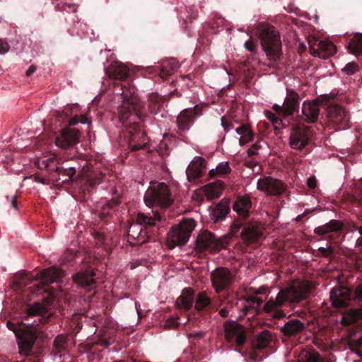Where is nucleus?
<instances>
[{"instance_id": "nucleus-33", "label": "nucleus", "mask_w": 362, "mask_h": 362, "mask_svg": "<svg viewBox=\"0 0 362 362\" xmlns=\"http://www.w3.org/2000/svg\"><path fill=\"white\" fill-rule=\"evenodd\" d=\"M343 224L340 221L331 220L326 224L315 228L314 233L318 235H324L332 232H339Z\"/></svg>"}, {"instance_id": "nucleus-21", "label": "nucleus", "mask_w": 362, "mask_h": 362, "mask_svg": "<svg viewBox=\"0 0 362 362\" xmlns=\"http://www.w3.org/2000/svg\"><path fill=\"white\" fill-rule=\"evenodd\" d=\"M79 168V166H69L67 164L58 166L50 173L49 177L56 186H59V182L62 179L61 176H66V178L62 180V184L69 185L76 180V177L74 176Z\"/></svg>"}, {"instance_id": "nucleus-9", "label": "nucleus", "mask_w": 362, "mask_h": 362, "mask_svg": "<svg viewBox=\"0 0 362 362\" xmlns=\"http://www.w3.org/2000/svg\"><path fill=\"white\" fill-rule=\"evenodd\" d=\"M240 229V236L246 245L258 243L263 236L262 228L257 222L234 223L230 226V233L235 235Z\"/></svg>"}, {"instance_id": "nucleus-63", "label": "nucleus", "mask_w": 362, "mask_h": 362, "mask_svg": "<svg viewBox=\"0 0 362 362\" xmlns=\"http://www.w3.org/2000/svg\"><path fill=\"white\" fill-rule=\"evenodd\" d=\"M35 71L36 66L35 65H31L26 71L25 74L27 76H30Z\"/></svg>"}, {"instance_id": "nucleus-46", "label": "nucleus", "mask_w": 362, "mask_h": 362, "mask_svg": "<svg viewBox=\"0 0 362 362\" xmlns=\"http://www.w3.org/2000/svg\"><path fill=\"white\" fill-rule=\"evenodd\" d=\"M334 247H332V246L327 247L326 248L321 247L317 250V252L319 254L315 255L318 257H329L334 253Z\"/></svg>"}, {"instance_id": "nucleus-13", "label": "nucleus", "mask_w": 362, "mask_h": 362, "mask_svg": "<svg viewBox=\"0 0 362 362\" xmlns=\"http://www.w3.org/2000/svg\"><path fill=\"white\" fill-rule=\"evenodd\" d=\"M286 96L282 105L274 104L273 110L280 116L288 117L298 112L300 107V97L299 94L292 88H286Z\"/></svg>"}, {"instance_id": "nucleus-44", "label": "nucleus", "mask_w": 362, "mask_h": 362, "mask_svg": "<svg viewBox=\"0 0 362 362\" xmlns=\"http://www.w3.org/2000/svg\"><path fill=\"white\" fill-rule=\"evenodd\" d=\"M348 346L351 351L356 353L362 358V337L358 339H351L348 341Z\"/></svg>"}, {"instance_id": "nucleus-41", "label": "nucleus", "mask_w": 362, "mask_h": 362, "mask_svg": "<svg viewBox=\"0 0 362 362\" xmlns=\"http://www.w3.org/2000/svg\"><path fill=\"white\" fill-rule=\"evenodd\" d=\"M119 204V202L117 199H111L109 201H106V202L101 207V218L104 219L107 216L112 215L114 208L118 206Z\"/></svg>"}, {"instance_id": "nucleus-48", "label": "nucleus", "mask_w": 362, "mask_h": 362, "mask_svg": "<svg viewBox=\"0 0 362 362\" xmlns=\"http://www.w3.org/2000/svg\"><path fill=\"white\" fill-rule=\"evenodd\" d=\"M358 70V66L355 62L348 63L342 71L348 75H353Z\"/></svg>"}, {"instance_id": "nucleus-40", "label": "nucleus", "mask_w": 362, "mask_h": 362, "mask_svg": "<svg viewBox=\"0 0 362 362\" xmlns=\"http://www.w3.org/2000/svg\"><path fill=\"white\" fill-rule=\"evenodd\" d=\"M31 277L25 272L16 274L13 276V284L18 288H22L32 282Z\"/></svg>"}, {"instance_id": "nucleus-47", "label": "nucleus", "mask_w": 362, "mask_h": 362, "mask_svg": "<svg viewBox=\"0 0 362 362\" xmlns=\"http://www.w3.org/2000/svg\"><path fill=\"white\" fill-rule=\"evenodd\" d=\"M216 170L219 175H227L230 173L231 169L227 162L219 163L216 167Z\"/></svg>"}, {"instance_id": "nucleus-26", "label": "nucleus", "mask_w": 362, "mask_h": 362, "mask_svg": "<svg viewBox=\"0 0 362 362\" xmlns=\"http://www.w3.org/2000/svg\"><path fill=\"white\" fill-rule=\"evenodd\" d=\"M305 329V325L298 319H291L281 328V332L287 337H296Z\"/></svg>"}, {"instance_id": "nucleus-61", "label": "nucleus", "mask_w": 362, "mask_h": 362, "mask_svg": "<svg viewBox=\"0 0 362 362\" xmlns=\"http://www.w3.org/2000/svg\"><path fill=\"white\" fill-rule=\"evenodd\" d=\"M203 337V333L202 332H195L191 333L189 334V338H194L196 339H199Z\"/></svg>"}, {"instance_id": "nucleus-17", "label": "nucleus", "mask_w": 362, "mask_h": 362, "mask_svg": "<svg viewBox=\"0 0 362 362\" xmlns=\"http://www.w3.org/2000/svg\"><path fill=\"white\" fill-rule=\"evenodd\" d=\"M327 117L329 122L336 128L344 129L350 126L349 114L345 108L341 105H329L327 107Z\"/></svg>"}, {"instance_id": "nucleus-5", "label": "nucleus", "mask_w": 362, "mask_h": 362, "mask_svg": "<svg viewBox=\"0 0 362 362\" xmlns=\"http://www.w3.org/2000/svg\"><path fill=\"white\" fill-rule=\"evenodd\" d=\"M235 275L227 267H219L210 274L211 286L216 294L218 300L222 305L228 298L230 288L234 282Z\"/></svg>"}, {"instance_id": "nucleus-32", "label": "nucleus", "mask_w": 362, "mask_h": 362, "mask_svg": "<svg viewBox=\"0 0 362 362\" xmlns=\"http://www.w3.org/2000/svg\"><path fill=\"white\" fill-rule=\"evenodd\" d=\"M223 187V182L221 180H218L204 186L203 191L207 199L211 200L220 197Z\"/></svg>"}, {"instance_id": "nucleus-11", "label": "nucleus", "mask_w": 362, "mask_h": 362, "mask_svg": "<svg viewBox=\"0 0 362 362\" xmlns=\"http://www.w3.org/2000/svg\"><path fill=\"white\" fill-rule=\"evenodd\" d=\"M105 73L110 79L123 82L122 83H116L115 87V91H121L120 95H122L123 89L128 87L134 88V94L138 97L135 87L131 86L129 82H126L129 76V69L124 64L118 62H114L105 69ZM121 98L123 100L122 96Z\"/></svg>"}, {"instance_id": "nucleus-18", "label": "nucleus", "mask_w": 362, "mask_h": 362, "mask_svg": "<svg viewBox=\"0 0 362 362\" xmlns=\"http://www.w3.org/2000/svg\"><path fill=\"white\" fill-rule=\"evenodd\" d=\"M257 187L268 195L279 196L286 189V185L280 180L272 177H264L258 180Z\"/></svg>"}, {"instance_id": "nucleus-58", "label": "nucleus", "mask_w": 362, "mask_h": 362, "mask_svg": "<svg viewBox=\"0 0 362 362\" xmlns=\"http://www.w3.org/2000/svg\"><path fill=\"white\" fill-rule=\"evenodd\" d=\"M307 185L309 188L310 189H315L317 187V180L316 178L313 177H310L307 180Z\"/></svg>"}, {"instance_id": "nucleus-6", "label": "nucleus", "mask_w": 362, "mask_h": 362, "mask_svg": "<svg viewBox=\"0 0 362 362\" xmlns=\"http://www.w3.org/2000/svg\"><path fill=\"white\" fill-rule=\"evenodd\" d=\"M262 46L270 60H277L281 54V42L279 32L269 25H261L258 28Z\"/></svg>"}, {"instance_id": "nucleus-28", "label": "nucleus", "mask_w": 362, "mask_h": 362, "mask_svg": "<svg viewBox=\"0 0 362 362\" xmlns=\"http://www.w3.org/2000/svg\"><path fill=\"white\" fill-rule=\"evenodd\" d=\"M194 303V291L192 288H185L176 300L177 307L185 310H189Z\"/></svg>"}, {"instance_id": "nucleus-43", "label": "nucleus", "mask_w": 362, "mask_h": 362, "mask_svg": "<svg viewBox=\"0 0 362 362\" xmlns=\"http://www.w3.org/2000/svg\"><path fill=\"white\" fill-rule=\"evenodd\" d=\"M238 134L244 137L247 141L253 140L254 134L252 133L250 126L247 124H243L235 129Z\"/></svg>"}, {"instance_id": "nucleus-15", "label": "nucleus", "mask_w": 362, "mask_h": 362, "mask_svg": "<svg viewBox=\"0 0 362 362\" xmlns=\"http://www.w3.org/2000/svg\"><path fill=\"white\" fill-rule=\"evenodd\" d=\"M313 132L307 126L295 125L290 132L289 144L291 148L302 151L311 141Z\"/></svg>"}, {"instance_id": "nucleus-51", "label": "nucleus", "mask_w": 362, "mask_h": 362, "mask_svg": "<svg viewBox=\"0 0 362 362\" xmlns=\"http://www.w3.org/2000/svg\"><path fill=\"white\" fill-rule=\"evenodd\" d=\"M179 318L170 317L166 320L165 327L173 329L179 327L180 323L178 322Z\"/></svg>"}, {"instance_id": "nucleus-8", "label": "nucleus", "mask_w": 362, "mask_h": 362, "mask_svg": "<svg viewBox=\"0 0 362 362\" xmlns=\"http://www.w3.org/2000/svg\"><path fill=\"white\" fill-rule=\"evenodd\" d=\"M196 224L192 219H185L179 224L171 227L167 235V245L169 249L185 245L189 240Z\"/></svg>"}, {"instance_id": "nucleus-53", "label": "nucleus", "mask_w": 362, "mask_h": 362, "mask_svg": "<svg viewBox=\"0 0 362 362\" xmlns=\"http://www.w3.org/2000/svg\"><path fill=\"white\" fill-rule=\"evenodd\" d=\"M260 145L258 142H256L255 144H253L248 150H247V154L250 157H252L255 155L258 154V150L260 148Z\"/></svg>"}, {"instance_id": "nucleus-27", "label": "nucleus", "mask_w": 362, "mask_h": 362, "mask_svg": "<svg viewBox=\"0 0 362 362\" xmlns=\"http://www.w3.org/2000/svg\"><path fill=\"white\" fill-rule=\"evenodd\" d=\"M252 203L248 196L238 197L233 209L242 218H247L250 212Z\"/></svg>"}, {"instance_id": "nucleus-24", "label": "nucleus", "mask_w": 362, "mask_h": 362, "mask_svg": "<svg viewBox=\"0 0 362 362\" xmlns=\"http://www.w3.org/2000/svg\"><path fill=\"white\" fill-rule=\"evenodd\" d=\"M351 291L346 287L332 289L330 292V299L332 305L336 308H343L347 306L350 300Z\"/></svg>"}, {"instance_id": "nucleus-34", "label": "nucleus", "mask_w": 362, "mask_h": 362, "mask_svg": "<svg viewBox=\"0 0 362 362\" xmlns=\"http://www.w3.org/2000/svg\"><path fill=\"white\" fill-rule=\"evenodd\" d=\"M59 163H60L55 155H50L48 157L39 159L35 162V165L39 169L46 170L49 174L51 172L54 170L56 167H58Z\"/></svg>"}, {"instance_id": "nucleus-12", "label": "nucleus", "mask_w": 362, "mask_h": 362, "mask_svg": "<svg viewBox=\"0 0 362 362\" xmlns=\"http://www.w3.org/2000/svg\"><path fill=\"white\" fill-rule=\"evenodd\" d=\"M105 174L93 167L83 166L76 177L79 179L81 191L85 193L90 192L96 185L101 183Z\"/></svg>"}, {"instance_id": "nucleus-14", "label": "nucleus", "mask_w": 362, "mask_h": 362, "mask_svg": "<svg viewBox=\"0 0 362 362\" xmlns=\"http://www.w3.org/2000/svg\"><path fill=\"white\" fill-rule=\"evenodd\" d=\"M329 95H322L313 100H305L302 105V118L308 123L315 122L320 115V106L331 100Z\"/></svg>"}, {"instance_id": "nucleus-16", "label": "nucleus", "mask_w": 362, "mask_h": 362, "mask_svg": "<svg viewBox=\"0 0 362 362\" xmlns=\"http://www.w3.org/2000/svg\"><path fill=\"white\" fill-rule=\"evenodd\" d=\"M224 337L228 343L242 347L246 339L244 327L235 321L224 323Z\"/></svg>"}, {"instance_id": "nucleus-52", "label": "nucleus", "mask_w": 362, "mask_h": 362, "mask_svg": "<svg viewBox=\"0 0 362 362\" xmlns=\"http://www.w3.org/2000/svg\"><path fill=\"white\" fill-rule=\"evenodd\" d=\"M221 126L226 132H228L230 129L233 127V124L225 116L221 117Z\"/></svg>"}, {"instance_id": "nucleus-1", "label": "nucleus", "mask_w": 362, "mask_h": 362, "mask_svg": "<svg viewBox=\"0 0 362 362\" xmlns=\"http://www.w3.org/2000/svg\"><path fill=\"white\" fill-rule=\"evenodd\" d=\"M47 307L39 302L29 304L25 309L26 320L30 316H39L32 323H14L7 321V328L13 332L16 338L18 353L23 356H29L32 354L35 342L39 340L44 341L47 335L42 329V326L48 323L50 316H44L47 313Z\"/></svg>"}, {"instance_id": "nucleus-45", "label": "nucleus", "mask_w": 362, "mask_h": 362, "mask_svg": "<svg viewBox=\"0 0 362 362\" xmlns=\"http://www.w3.org/2000/svg\"><path fill=\"white\" fill-rule=\"evenodd\" d=\"M247 305L245 306V313H247L249 310L251 308H254L255 310H258L259 307L262 305L263 300L262 298L253 296L247 300Z\"/></svg>"}, {"instance_id": "nucleus-39", "label": "nucleus", "mask_w": 362, "mask_h": 362, "mask_svg": "<svg viewBox=\"0 0 362 362\" xmlns=\"http://www.w3.org/2000/svg\"><path fill=\"white\" fill-rule=\"evenodd\" d=\"M272 339V335L269 332L264 331L259 334L257 339L253 341V346L255 349H262L266 348Z\"/></svg>"}, {"instance_id": "nucleus-20", "label": "nucleus", "mask_w": 362, "mask_h": 362, "mask_svg": "<svg viewBox=\"0 0 362 362\" xmlns=\"http://www.w3.org/2000/svg\"><path fill=\"white\" fill-rule=\"evenodd\" d=\"M199 115H201V110L197 106L181 111L176 119L178 134L182 135V133L189 131L196 117Z\"/></svg>"}, {"instance_id": "nucleus-37", "label": "nucleus", "mask_w": 362, "mask_h": 362, "mask_svg": "<svg viewBox=\"0 0 362 362\" xmlns=\"http://www.w3.org/2000/svg\"><path fill=\"white\" fill-rule=\"evenodd\" d=\"M194 308L198 311H202L211 303V299L205 291L199 292L194 297Z\"/></svg>"}, {"instance_id": "nucleus-57", "label": "nucleus", "mask_w": 362, "mask_h": 362, "mask_svg": "<svg viewBox=\"0 0 362 362\" xmlns=\"http://www.w3.org/2000/svg\"><path fill=\"white\" fill-rule=\"evenodd\" d=\"M279 115V118L276 119L274 122L273 125L274 126L275 129H280L283 127H285L286 124L284 123L281 117H283L282 116Z\"/></svg>"}, {"instance_id": "nucleus-25", "label": "nucleus", "mask_w": 362, "mask_h": 362, "mask_svg": "<svg viewBox=\"0 0 362 362\" xmlns=\"http://www.w3.org/2000/svg\"><path fill=\"white\" fill-rule=\"evenodd\" d=\"M96 275L93 269H87L79 271L73 276L76 284L85 288H91L95 286V281L94 276Z\"/></svg>"}, {"instance_id": "nucleus-56", "label": "nucleus", "mask_w": 362, "mask_h": 362, "mask_svg": "<svg viewBox=\"0 0 362 362\" xmlns=\"http://www.w3.org/2000/svg\"><path fill=\"white\" fill-rule=\"evenodd\" d=\"M9 45L7 42L0 40V54L6 53L9 49Z\"/></svg>"}, {"instance_id": "nucleus-30", "label": "nucleus", "mask_w": 362, "mask_h": 362, "mask_svg": "<svg viewBox=\"0 0 362 362\" xmlns=\"http://www.w3.org/2000/svg\"><path fill=\"white\" fill-rule=\"evenodd\" d=\"M337 52L336 46L330 41H320L316 49H313V54L321 58H329Z\"/></svg>"}, {"instance_id": "nucleus-19", "label": "nucleus", "mask_w": 362, "mask_h": 362, "mask_svg": "<svg viewBox=\"0 0 362 362\" xmlns=\"http://www.w3.org/2000/svg\"><path fill=\"white\" fill-rule=\"evenodd\" d=\"M64 276V272L58 268L57 267L53 266L38 272L36 275V280H40V284L37 287V292H47L44 288V286L47 284L52 282L58 281Z\"/></svg>"}, {"instance_id": "nucleus-62", "label": "nucleus", "mask_w": 362, "mask_h": 362, "mask_svg": "<svg viewBox=\"0 0 362 362\" xmlns=\"http://www.w3.org/2000/svg\"><path fill=\"white\" fill-rule=\"evenodd\" d=\"M80 122V120H79V118L78 117L76 116L73 118H71L69 121V124L70 126H74V125H76L78 123Z\"/></svg>"}, {"instance_id": "nucleus-31", "label": "nucleus", "mask_w": 362, "mask_h": 362, "mask_svg": "<svg viewBox=\"0 0 362 362\" xmlns=\"http://www.w3.org/2000/svg\"><path fill=\"white\" fill-rule=\"evenodd\" d=\"M230 211L229 200L222 199L212 209L211 213V219L214 222H217L225 218Z\"/></svg>"}, {"instance_id": "nucleus-36", "label": "nucleus", "mask_w": 362, "mask_h": 362, "mask_svg": "<svg viewBox=\"0 0 362 362\" xmlns=\"http://www.w3.org/2000/svg\"><path fill=\"white\" fill-rule=\"evenodd\" d=\"M68 348V336L66 334H58L52 344L53 351L57 354L65 351Z\"/></svg>"}, {"instance_id": "nucleus-2", "label": "nucleus", "mask_w": 362, "mask_h": 362, "mask_svg": "<svg viewBox=\"0 0 362 362\" xmlns=\"http://www.w3.org/2000/svg\"><path fill=\"white\" fill-rule=\"evenodd\" d=\"M123 103L118 107V117L122 126L128 132V146L132 151L146 148L148 138L136 118L143 119L141 113L144 103L134 94L132 88H124L122 93Z\"/></svg>"}, {"instance_id": "nucleus-42", "label": "nucleus", "mask_w": 362, "mask_h": 362, "mask_svg": "<svg viewBox=\"0 0 362 362\" xmlns=\"http://www.w3.org/2000/svg\"><path fill=\"white\" fill-rule=\"evenodd\" d=\"M163 102V99L156 93H151L148 95V108L152 113H156L157 110L160 104Z\"/></svg>"}, {"instance_id": "nucleus-22", "label": "nucleus", "mask_w": 362, "mask_h": 362, "mask_svg": "<svg viewBox=\"0 0 362 362\" xmlns=\"http://www.w3.org/2000/svg\"><path fill=\"white\" fill-rule=\"evenodd\" d=\"M80 132L75 129L66 128L55 139L57 146L64 149L74 146L79 141Z\"/></svg>"}, {"instance_id": "nucleus-64", "label": "nucleus", "mask_w": 362, "mask_h": 362, "mask_svg": "<svg viewBox=\"0 0 362 362\" xmlns=\"http://www.w3.org/2000/svg\"><path fill=\"white\" fill-rule=\"evenodd\" d=\"M313 210H309V209H307L304 211L303 214H300V215H298L296 218V221H301L303 220V218L307 215L309 213L312 212Z\"/></svg>"}, {"instance_id": "nucleus-49", "label": "nucleus", "mask_w": 362, "mask_h": 362, "mask_svg": "<svg viewBox=\"0 0 362 362\" xmlns=\"http://www.w3.org/2000/svg\"><path fill=\"white\" fill-rule=\"evenodd\" d=\"M112 342H113V340L111 339H107L104 336H98L94 344H97V345H100V346H103L104 348H107L110 344H112Z\"/></svg>"}, {"instance_id": "nucleus-7", "label": "nucleus", "mask_w": 362, "mask_h": 362, "mask_svg": "<svg viewBox=\"0 0 362 362\" xmlns=\"http://www.w3.org/2000/svg\"><path fill=\"white\" fill-rule=\"evenodd\" d=\"M144 200L146 206L168 208L173 203V198L169 186L164 182H151L146 191Z\"/></svg>"}, {"instance_id": "nucleus-3", "label": "nucleus", "mask_w": 362, "mask_h": 362, "mask_svg": "<svg viewBox=\"0 0 362 362\" xmlns=\"http://www.w3.org/2000/svg\"><path fill=\"white\" fill-rule=\"evenodd\" d=\"M311 289L312 284L308 280L281 288L275 298L272 297L264 304L262 310L274 319H282L286 313L281 308L286 305L293 306L305 300Z\"/></svg>"}, {"instance_id": "nucleus-29", "label": "nucleus", "mask_w": 362, "mask_h": 362, "mask_svg": "<svg viewBox=\"0 0 362 362\" xmlns=\"http://www.w3.org/2000/svg\"><path fill=\"white\" fill-rule=\"evenodd\" d=\"M179 67V62L175 59H171L163 62L160 66L155 67V72H158L163 79H166L175 72Z\"/></svg>"}, {"instance_id": "nucleus-60", "label": "nucleus", "mask_w": 362, "mask_h": 362, "mask_svg": "<svg viewBox=\"0 0 362 362\" xmlns=\"http://www.w3.org/2000/svg\"><path fill=\"white\" fill-rule=\"evenodd\" d=\"M266 116H267V119L272 122V124L276 119L279 118V115H276V114H274L270 111L267 112Z\"/></svg>"}, {"instance_id": "nucleus-38", "label": "nucleus", "mask_w": 362, "mask_h": 362, "mask_svg": "<svg viewBox=\"0 0 362 362\" xmlns=\"http://www.w3.org/2000/svg\"><path fill=\"white\" fill-rule=\"evenodd\" d=\"M298 361L299 362H323L319 353L307 350H303L300 352Z\"/></svg>"}, {"instance_id": "nucleus-4", "label": "nucleus", "mask_w": 362, "mask_h": 362, "mask_svg": "<svg viewBox=\"0 0 362 362\" xmlns=\"http://www.w3.org/2000/svg\"><path fill=\"white\" fill-rule=\"evenodd\" d=\"M162 221V216L158 211L151 214L139 212L136 223L130 225L128 230V242L132 245H141L148 241L150 235L146 227L155 226L157 222Z\"/></svg>"}, {"instance_id": "nucleus-10", "label": "nucleus", "mask_w": 362, "mask_h": 362, "mask_svg": "<svg viewBox=\"0 0 362 362\" xmlns=\"http://www.w3.org/2000/svg\"><path fill=\"white\" fill-rule=\"evenodd\" d=\"M228 243V236L216 238L210 231L202 230L197 235L196 248L200 252L207 251L210 253H217L222 249H226Z\"/></svg>"}, {"instance_id": "nucleus-54", "label": "nucleus", "mask_w": 362, "mask_h": 362, "mask_svg": "<svg viewBox=\"0 0 362 362\" xmlns=\"http://www.w3.org/2000/svg\"><path fill=\"white\" fill-rule=\"evenodd\" d=\"M233 306V303L230 301L227 302V305L221 308L219 310V315L223 317H227L229 315V310L228 308H231Z\"/></svg>"}, {"instance_id": "nucleus-50", "label": "nucleus", "mask_w": 362, "mask_h": 362, "mask_svg": "<svg viewBox=\"0 0 362 362\" xmlns=\"http://www.w3.org/2000/svg\"><path fill=\"white\" fill-rule=\"evenodd\" d=\"M358 190L356 193L355 199L358 204L362 206V178L358 183Z\"/></svg>"}, {"instance_id": "nucleus-35", "label": "nucleus", "mask_w": 362, "mask_h": 362, "mask_svg": "<svg viewBox=\"0 0 362 362\" xmlns=\"http://www.w3.org/2000/svg\"><path fill=\"white\" fill-rule=\"evenodd\" d=\"M347 48L350 53L355 55L362 54V34H356L349 41Z\"/></svg>"}, {"instance_id": "nucleus-23", "label": "nucleus", "mask_w": 362, "mask_h": 362, "mask_svg": "<svg viewBox=\"0 0 362 362\" xmlns=\"http://www.w3.org/2000/svg\"><path fill=\"white\" fill-rule=\"evenodd\" d=\"M206 168V160L202 157H196L189 163L186 170L187 178L189 182H194L203 175V170Z\"/></svg>"}, {"instance_id": "nucleus-55", "label": "nucleus", "mask_w": 362, "mask_h": 362, "mask_svg": "<svg viewBox=\"0 0 362 362\" xmlns=\"http://www.w3.org/2000/svg\"><path fill=\"white\" fill-rule=\"evenodd\" d=\"M35 181L40 182L43 185H49L51 182H52V180L49 177V178L46 179L42 177H41L39 175H35Z\"/></svg>"}, {"instance_id": "nucleus-59", "label": "nucleus", "mask_w": 362, "mask_h": 362, "mask_svg": "<svg viewBox=\"0 0 362 362\" xmlns=\"http://www.w3.org/2000/svg\"><path fill=\"white\" fill-rule=\"evenodd\" d=\"M245 47L250 52H254L256 49V46L252 40H247L245 43Z\"/></svg>"}]
</instances>
